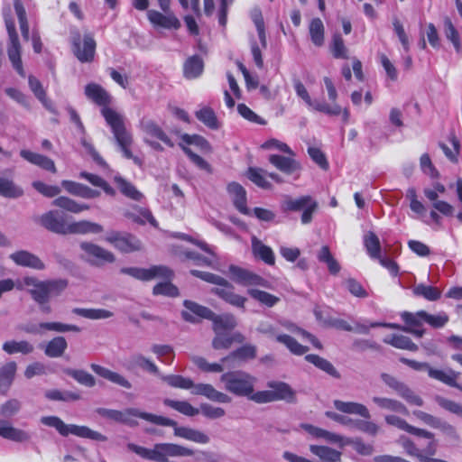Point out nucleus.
Segmentation results:
<instances>
[{
	"label": "nucleus",
	"mask_w": 462,
	"mask_h": 462,
	"mask_svg": "<svg viewBox=\"0 0 462 462\" xmlns=\"http://www.w3.org/2000/svg\"><path fill=\"white\" fill-rule=\"evenodd\" d=\"M68 347V343L63 337H55L50 340L44 349L47 356L55 358L61 356Z\"/></svg>",
	"instance_id": "56"
},
{
	"label": "nucleus",
	"mask_w": 462,
	"mask_h": 462,
	"mask_svg": "<svg viewBox=\"0 0 462 462\" xmlns=\"http://www.w3.org/2000/svg\"><path fill=\"white\" fill-rule=\"evenodd\" d=\"M295 155L270 154L268 162L280 172L286 176H292L298 180L302 170L301 164L295 158Z\"/></svg>",
	"instance_id": "19"
},
{
	"label": "nucleus",
	"mask_w": 462,
	"mask_h": 462,
	"mask_svg": "<svg viewBox=\"0 0 462 462\" xmlns=\"http://www.w3.org/2000/svg\"><path fill=\"white\" fill-rule=\"evenodd\" d=\"M231 279L245 287H263L268 288L269 282L257 273L237 265L231 264L228 267Z\"/></svg>",
	"instance_id": "17"
},
{
	"label": "nucleus",
	"mask_w": 462,
	"mask_h": 462,
	"mask_svg": "<svg viewBox=\"0 0 462 462\" xmlns=\"http://www.w3.org/2000/svg\"><path fill=\"white\" fill-rule=\"evenodd\" d=\"M20 155L28 162L36 165L45 171H51L52 173L57 171L54 162L45 155L33 152L29 150H21Z\"/></svg>",
	"instance_id": "30"
},
{
	"label": "nucleus",
	"mask_w": 462,
	"mask_h": 462,
	"mask_svg": "<svg viewBox=\"0 0 462 462\" xmlns=\"http://www.w3.org/2000/svg\"><path fill=\"white\" fill-rule=\"evenodd\" d=\"M142 131L149 137L162 142L168 147H173L174 143L163 129L151 119H143L140 122Z\"/></svg>",
	"instance_id": "28"
},
{
	"label": "nucleus",
	"mask_w": 462,
	"mask_h": 462,
	"mask_svg": "<svg viewBox=\"0 0 462 462\" xmlns=\"http://www.w3.org/2000/svg\"><path fill=\"white\" fill-rule=\"evenodd\" d=\"M5 27L9 36V43L7 47V55L13 65V68L23 78L25 77L23 61L21 58L22 46L19 36L16 32L15 23L13 18H5Z\"/></svg>",
	"instance_id": "13"
},
{
	"label": "nucleus",
	"mask_w": 462,
	"mask_h": 462,
	"mask_svg": "<svg viewBox=\"0 0 462 462\" xmlns=\"http://www.w3.org/2000/svg\"><path fill=\"white\" fill-rule=\"evenodd\" d=\"M62 188L69 194L78 196L83 199H95L100 195V192L90 189L89 187L72 180H62Z\"/></svg>",
	"instance_id": "32"
},
{
	"label": "nucleus",
	"mask_w": 462,
	"mask_h": 462,
	"mask_svg": "<svg viewBox=\"0 0 462 462\" xmlns=\"http://www.w3.org/2000/svg\"><path fill=\"white\" fill-rule=\"evenodd\" d=\"M226 189L232 197L236 208L243 215H249L250 210L247 207L246 190L245 188L238 182L233 181L227 185Z\"/></svg>",
	"instance_id": "27"
},
{
	"label": "nucleus",
	"mask_w": 462,
	"mask_h": 462,
	"mask_svg": "<svg viewBox=\"0 0 462 462\" xmlns=\"http://www.w3.org/2000/svg\"><path fill=\"white\" fill-rule=\"evenodd\" d=\"M305 360L315 365L317 368L324 371L334 378H340V373L335 368V366L324 357L315 354H309L305 356Z\"/></svg>",
	"instance_id": "44"
},
{
	"label": "nucleus",
	"mask_w": 462,
	"mask_h": 462,
	"mask_svg": "<svg viewBox=\"0 0 462 462\" xmlns=\"http://www.w3.org/2000/svg\"><path fill=\"white\" fill-rule=\"evenodd\" d=\"M2 348L5 353H7L9 355H14L16 353H21L23 355H28V354L32 353L34 349L33 346L26 340L5 341L3 344Z\"/></svg>",
	"instance_id": "58"
},
{
	"label": "nucleus",
	"mask_w": 462,
	"mask_h": 462,
	"mask_svg": "<svg viewBox=\"0 0 462 462\" xmlns=\"http://www.w3.org/2000/svg\"><path fill=\"white\" fill-rule=\"evenodd\" d=\"M381 378L386 385L394 390L409 404L420 407L423 405V400L404 383L386 373H383Z\"/></svg>",
	"instance_id": "20"
},
{
	"label": "nucleus",
	"mask_w": 462,
	"mask_h": 462,
	"mask_svg": "<svg viewBox=\"0 0 462 462\" xmlns=\"http://www.w3.org/2000/svg\"><path fill=\"white\" fill-rule=\"evenodd\" d=\"M415 297H421L429 301H436L441 297V291L435 286L419 283L412 289Z\"/></svg>",
	"instance_id": "52"
},
{
	"label": "nucleus",
	"mask_w": 462,
	"mask_h": 462,
	"mask_svg": "<svg viewBox=\"0 0 462 462\" xmlns=\"http://www.w3.org/2000/svg\"><path fill=\"white\" fill-rule=\"evenodd\" d=\"M162 380L174 388L192 389L193 394L205 396L212 402L229 403L232 401L229 395L217 391L209 383L194 384L191 379L178 374L162 375Z\"/></svg>",
	"instance_id": "6"
},
{
	"label": "nucleus",
	"mask_w": 462,
	"mask_h": 462,
	"mask_svg": "<svg viewBox=\"0 0 462 462\" xmlns=\"http://www.w3.org/2000/svg\"><path fill=\"white\" fill-rule=\"evenodd\" d=\"M105 240L122 253H133L142 249L141 241L127 232L111 231Z\"/></svg>",
	"instance_id": "16"
},
{
	"label": "nucleus",
	"mask_w": 462,
	"mask_h": 462,
	"mask_svg": "<svg viewBox=\"0 0 462 462\" xmlns=\"http://www.w3.org/2000/svg\"><path fill=\"white\" fill-rule=\"evenodd\" d=\"M10 258L20 266L32 268L34 270H43L45 268L44 263L35 254L25 251L20 250L13 253Z\"/></svg>",
	"instance_id": "29"
},
{
	"label": "nucleus",
	"mask_w": 462,
	"mask_h": 462,
	"mask_svg": "<svg viewBox=\"0 0 462 462\" xmlns=\"http://www.w3.org/2000/svg\"><path fill=\"white\" fill-rule=\"evenodd\" d=\"M16 363L14 361L8 362L0 368V392L6 393L10 388L15 373H16Z\"/></svg>",
	"instance_id": "45"
},
{
	"label": "nucleus",
	"mask_w": 462,
	"mask_h": 462,
	"mask_svg": "<svg viewBox=\"0 0 462 462\" xmlns=\"http://www.w3.org/2000/svg\"><path fill=\"white\" fill-rule=\"evenodd\" d=\"M318 208V202L310 195L300 196L296 199L288 197L282 204L283 212L302 211L300 221L303 225L310 224L312 221L313 215Z\"/></svg>",
	"instance_id": "12"
},
{
	"label": "nucleus",
	"mask_w": 462,
	"mask_h": 462,
	"mask_svg": "<svg viewBox=\"0 0 462 462\" xmlns=\"http://www.w3.org/2000/svg\"><path fill=\"white\" fill-rule=\"evenodd\" d=\"M225 390L236 396L247 397L252 401L254 395L255 377L250 374L236 370L224 373L220 376Z\"/></svg>",
	"instance_id": "7"
},
{
	"label": "nucleus",
	"mask_w": 462,
	"mask_h": 462,
	"mask_svg": "<svg viewBox=\"0 0 462 462\" xmlns=\"http://www.w3.org/2000/svg\"><path fill=\"white\" fill-rule=\"evenodd\" d=\"M364 245L371 258L377 259L382 255L380 240L374 232L370 231L364 236Z\"/></svg>",
	"instance_id": "59"
},
{
	"label": "nucleus",
	"mask_w": 462,
	"mask_h": 462,
	"mask_svg": "<svg viewBox=\"0 0 462 462\" xmlns=\"http://www.w3.org/2000/svg\"><path fill=\"white\" fill-rule=\"evenodd\" d=\"M28 84H29L30 89L32 90L33 95L36 97V98L42 104V106L46 109L52 111L51 102L47 99L46 91L43 88L41 81L33 75H30L28 77Z\"/></svg>",
	"instance_id": "51"
},
{
	"label": "nucleus",
	"mask_w": 462,
	"mask_h": 462,
	"mask_svg": "<svg viewBox=\"0 0 462 462\" xmlns=\"http://www.w3.org/2000/svg\"><path fill=\"white\" fill-rule=\"evenodd\" d=\"M256 346L252 344H245L221 358L222 363L228 361L245 362L256 357Z\"/></svg>",
	"instance_id": "35"
},
{
	"label": "nucleus",
	"mask_w": 462,
	"mask_h": 462,
	"mask_svg": "<svg viewBox=\"0 0 462 462\" xmlns=\"http://www.w3.org/2000/svg\"><path fill=\"white\" fill-rule=\"evenodd\" d=\"M247 294L262 305L272 308L280 301V298L267 291L254 288H248Z\"/></svg>",
	"instance_id": "60"
},
{
	"label": "nucleus",
	"mask_w": 462,
	"mask_h": 462,
	"mask_svg": "<svg viewBox=\"0 0 462 462\" xmlns=\"http://www.w3.org/2000/svg\"><path fill=\"white\" fill-rule=\"evenodd\" d=\"M268 387L271 390L255 392L252 401L256 403H267L276 401H285L289 403L296 402L295 392L291 387L283 382H270Z\"/></svg>",
	"instance_id": "11"
},
{
	"label": "nucleus",
	"mask_w": 462,
	"mask_h": 462,
	"mask_svg": "<svg viewBox=\"0 0 462 462\" xmlns=\"http://www.w3.org/2000/svg\"><path fill=\"white\" fill-rule=\"evenodd\" d=\"M23 286L32 287L28 291L32 299L40 306L42 312L49 314L52 310L49 305L50 299L60 296L68 287V281L65 279L40 281L33 276H25L15 285L13 280L5 279L0 281V297L14 287L22 291Z\"/></svg>",
	"instance_id": "1"
},
{
	"label": "nucleus",
	"mask_w": 462,
	"mask_h": 462,
	"mask_svg": "<svg viewBox=\"0 0 462 462\" xmlns=\"http://www.w3.org/2000/svg\"><path fill=\"white\" fill-rule=\"evenodd\" d=\"M334 407L344 413L357 414L365 419H370L368 409L362 403L335 400Z\"/></svg>",
	"instance_id": "41"
},
{
	"label": "nucleus",
	"mask_w": 462,
	"mask_h": 462,
	"mask_svg": "<svg viewBox=\"0 0 462 462\" xmlns=\"http://www.w3.org/2000/svg\"><path fill=\"white\" fill-rule=\"evenodd\" d=\"M79 176L80 178L88 180L93 186L101 188L106 195L112 197L116 195L115 189L111 187L109 183L106 180H105L102 177L87 171H81Z\"/></svg>",
	"instance_id": "63"
},
{
	"label": "nucleus",
	"mask_w": 462,
	"mask_h": 462,
	"mask_svg": "<svg viewBox=\"0 0 462 462\" xmlns=\"http://www.w3.org/2000/svg\"><path fill=\"white\" fill-rule=\"evenodd\" d=\"M422 313H425V310H419L415 313L403 311L401 313L402 320L404 322L405 326L402 327L395 323H371V327H386L391 328L402 329L403 331L410 330L414 328H420L424 322V316Z\"/></svg>",
	"instance_id": "23"
},
{
	"label": "nucleus",
	"mask_w": 462,
	"mask_h": 462,
	"mask_svg": "<svg viewBox=\"0 0 462 462\" xmlns=\"http://www.w3.org/2000/svg\"><path fill=\"white\" fill-rule=\"evenodd\" d=\"M84 94L88 99L100 106L101 115L109 126L123 120L122 116L110 107L113 97L101 85L94 82L87 84Z\"/></svg>",
	"instance_id": "8"
},
{
	"label": "nucleus",
	"mask_w": 462,
	"mask_h": 462,
	"mask_svg": "<svg viewBox=\"0 0 462 462\" xmlns=\"http://www.w3.org/2000/svg\"><path fill=\"white\" fill-rule=\"evenodd\" d=\"M52 205L74 214H79L90 208L88 204L79 203L76 200L65 196H60L56 198L52 201Z\"/></svg>",
	"instance_id": "43"
},
{
	"label": "nucleus",
	"mask_w": 462,
	"mask_h": 462,
	"mask_svg": "<svg viewBox=\"0 0 462 462\" xmlns=\"http://www.w3.org/2000/svg\"><path fill=\"white\" fill-rule=\"evenodd\" d=\"M277 342L284 345L291 354L302 356L309 351V347L300 344L294 337L287 334H280L275 336Z\"/></svg>",
	"instance_id": "54"
},
{
	"label": "nucleus",
	"mask_w": 462,
	"mask_h": 462,
	"mask_svg": "<svg viewBox=\"0 0 462 462\" xmlns=\"http://www.w3.org/2000/svg\"><path fill=\"white\" fill-rule=\"evenodd\" d=\"M190 274L206 282L215 284L217 287L211 289V293L217 295L225 302L233 307L245 310L247 299L235 292V287L225 278L208 272L190 270Z\"/></svg>",
	"instance_id": "5"
},
{
	"label": "nucleus",
	"mask_w": 462,
	"mask_h": 462,
	"mask_svg": "<svg viewBox=\"0 0 462 462\" xmlns=\"http://www.w3.org/2000/svg\"><path fill=\"white\" fill-rule=\"evenodd\" d=\"M317 258L320 263H324L327 264L328 270L330 274L337 275L340 272V264L334 258L328 245L321 246L320 250L318 253Z\"/></svg>",
	"instance_id": "55"
},
{
	"label": "nucleus",
	"mask_w": 462,
	"mask_h": 462,
	"mask_svg": "<svg viewBox=\"0 0 462 462\" xmlns=\"http://www.w3.org/2000/svg\"><path fill=\"white\" fill-rule=\"evenodd\" d=\"M326 327L332 328L341 331H355L360 334H368L371 324L369 326L361 323H356L355 326H352L346 320L337 318H329V319L326 320Z\"/></svg>",
	"instance_id": "34"
},
{
	"label": "nucleus",
	"mask_w": 462,
	"mask_h": 462,
	"mask_svg": "<svg viewBox=\"0 0 462 462\" xmlns=\"http://www.w3.org/2000/svg\"><path fill=\"white\" fill-rule=\"evenodd\" d=\"M203 69V60L199 55H193L183 64V76L188 79H197L202 74Z\"/></svg>",
	"instance_id": "42"
},
{
	"label": "nucleus",
	"mask_w": 462,
	"mask_h": 462,
	"mask_svg": "<svg viewBox=\"0 0 462 462\" xmlns=\"http://www.w3.org/2000/svg\"><path fill=\"white\" fill-rule=\"evenodd\" d=\"M160 8L166 14H163L156 10H149L147 17L150 23L155 27L178 30L180 28V20L172 14L169 13L171 0H157Z\"/></svg>",
	"instance_id": "14"
},
{
	"label": "nucleus",
	"mask_w": 462,
	"mask_h": 462,
	"mask_svg": "<svg viewBox=\"0 0 462 462\" xmlns=\"http://www.w3.org/2000/svg\"><path fill=\"white\" fill-rule=\"evenodd\" d=\"M123 424L130 427H136L138 425L137 419L144 420L150 423L160 426H171L175 425V420L146 411H142L136 408H127L124 410Z\"/></svg>",
	"instance_id": "15"
},
{
	"label": "nucleus",
	"mask_w": 462,
	"mask_h": 462,
	"mask_svg": "<svg viewBox=\"0 0 462 462\" xmlns=\"http://www.w3.org/2000/svg\"><path fill=\"white\" fill-rule=\"evenodd\" d=\"M110 127L124 156L126 159H134L136 161L137 158L134 157L130 149L133 143L132 135L126 131L124 119L110 125Z\"/></svg>",
	"instance_id": "24"
},
{
	"label": "nucleus",
	"mask_w": 462,
	"mask_h": 462,
	"mask_svg": "<svg viewBox=\"0 0 462 462\" xmlns=\"http://www.w3.org/2000/svg\"><path fill=\"white\" fill-rule=\"evenodd\" d=\"M460 372H457L449 367L445 369H438L431 367L429 370L428 375L434 380H437L450 387H455L462 391V386L457 383L460 377Z\"/></svg>",
	"instance_id": "26"
},
{
	"label": "nucleus",
	"mask_w": 462,
	"mask_h": 462,
	"mask_svg": "<svg viewBox=\"0 0 462 462\" xmlns=\"http://www.w3.org/2000/svg\"><path fill=\"white\" fill-rule=\"evenodd\" d=\"M23 195V189L16 186L12 180L0 177V196L16 199Z\"/></svg>",
	"instance_id": "61"
},
{
	"label": "nucleus",
	"mask_w": 462,
	"mask_h": 462,
	"mask_svg": "<svg viewBox=\"0 0 462 462\" xmlns=\"http://www.w3.org/2000/svg\"><path fill=\"white\" fill-rule=\"evenodd\" d=\"M183 304L186 310L181 312V316L185 321L196 323L199 322L200 319H208L213 316V311L210 309L194 301L186 300Z\"/></svg>",
	"instance_id": "25"
},
{
	"label": "nucleus",
	"mask_w": 462,
	"mask_h": 462,
	"mask_svg": "<svg viewBox=\"0 0 462 462\" xmlns=\"http://www.w3.org/2000/svg\"><path fill=\"white\" fill-rule=\"evenodd\" d=\"M90 368L92 371L97 375L116 383L124 388L130 389L132 388L131 383L125 379L123 375L118 373L113 372L104 366H101L97 364H91Z\"/></svg>",
	"instance_id": "39"
},
{
	"label": "nucleus",
	"mask_w": 462,
	"mask_h": 462,
	"mask_svg": "<svg viewBox=\"0 0 462 462\" xmlns=\"http://www.w3.org/2000/svg\"><path fill=\"white\" fill-rule=\"evenodd\" d=\"M208 320L212 321V328L215 333L232 331L237 325L236 317L230 313L217 315L213 312V316Z\"/></svg>",
	"instance_id": "31"
},
{
	"label": "nucleus",
	"mask_w": 462,
	"mask_h": 462,
	"mask_svg": "<svg viewBox=\"0 0 462 462\" xmlns=\"http://www.w3.org/2000/svg\"><path fill=\"white\" fill-rule=\"evenodd\" d=\"M383 342L396 348L416 352L418 346L412 340L403 335L393 334L383 339Z\"/></svg>",
	"instance_id": "49"
},
{
	"label": "nucleus",
	"mask_w": 462,
	"mask_h": 462,
	"mask_svg": "<svg viewBox=\"0 0 462 462\" xmlns=\"http://www.w3.org/2000/svg\"><path fill=\"white\" fill-rule=\"evenodd\" d=\"M71 50L81 63H91L95 60L97 42L92 32H86L83 37L79 30L71 32Z\"/></svg>",
	"instance_id": "10"
},
{
	"label": "nucleus",
	"mask_w": 462,
	"mask_h": 462,
	"mask_svg": "<svg viewBox=\"0 0 462 462\" xmlns=\"http://www.w3.org/2000/svg\"><path fill=\"white\" fill-rule=\"evenodd\" d=\"M0 436L15 442H25L31 438L28 432L14 428L8 421L2 420H0Z\"/></svg>",
	"instance_id": "36"
},
{
	"label": "nucleus",
	"mask_w": 462,
	"mask_h": 462,
	"mask_svg": "<svg viewBox=\"0 0 462 462\" xmlns=\"http://www.w3.org/2000/svg\"><path fill=\"white\" fill-rule=\"evenodd\" d=\"M249 180L263 189H271L272 183L267 180V171L258 167H249L245 173Z\"/></svg>",
	"instance_id": "46"
},
{
	"label": "nucleus",
	"mask_w": 462,
	"mask_h": 462,
	"mask_svg": "<svg viewBox=\"0 0 462 462\" xmlns=\"http://www.w3.org/2000/svg\"><path fill=\"white\" fill-rule=\"evenodd\" d=\"M216 336L212 340V346L214 349H228L233 343L243 344L245 340V336L240 332H235L232 335L225 333H215Z\"/></svg>",
	"instance_id": "37"
},
{
	"label": "nucleus",
	"mask_w": 462,
	"mask_h": 462,
	"mask_svg": "<svg viewBox=\"0 0 462 462\" xmlns=\"http://www.w3.org/2000/svg\"><path fill=\"white\" fill-rule=\"evenodd\" d=\"M14 8L17 15L23 39L28 42L30 39V28L23 2L21 0H14Z\"/></svg>",
	"instance_id": "53"
},
{
	"label": "nucleus",
	"mask_w": 462,
	"mask_h": 462,
	"mask_svg": "<svg viewBox=\"0 0 462 462\" xmlns=\"http://www.w3.org/2000/svg\"><path fill=\"white\" fill-rule=\"evenodd\" d=\"M114 180L123 195L135 201L142 199L143 194L130 181L121 176H116Z\"/></svg>",
	"instance_id": "57"
},
{
	"label": "nucleus",
	"mask_w": 462,
	"mask_h": 462,
	"mask_svg": "<svg viewBox=\"0 0 462 462\" xmlns=\"http://www.w3.org/2000/svg\"><path fill=\"white\" fill-rule=\"evenodd\" d=\"M448 141L451 143L453 149H450L446 143L439 142V147L443 151L445 156L453 163L458 162V155L460 152V143L455 134H450Z\"/></svg>",
	"instance_id": "62"
},
{
	"label": "nucleus",
	"mask_w": 462,
	"mask_h": 462,
	"mask_svg": "<svg viewBox=\"0 0 462 462\" xmlns=\"http://www.w3.org/2000/svg\"><path fill=\"white\" fill-rule=\"evenodd\" d=\"M309 33L312 43L321 47L325 42V27L320 18H313L309 25Z\"/></svg>",
	"instance_id": "48"
},
{
	"label": "nucleus",
	"mask_w": 462,
	"mask_h": 462,
	"mask_svg": "<svg viewBox=\"0 0 462 462\" xmlns=\"http://www.w3.org/2000/svg\"><path fill=\"white\" fill-rule=\"evenodd\" d=\"M293 87L296 94L300 97L310 107L314 110L324 113L328 116H339L341 106L337 104L329 106L324 101L312 100L305 86L300 79H294Z\"/></svg>",
	"instance_id": "18"
},
{
	"label": "nucleus",
	"mask_w": 462,
	"mask_h": 462,
	"mask_svg": "<svg viewBox=\"0 0 462 462\" xmlns=\"http://www.w3.org/2000/svg\"><path fill=\"white\" fill-rule=\"evenodd\" d=\"M252 252L255 258L262 260L268 265H274L275 256L273 249L256 237L252 239Z\"/></svg>",
	"instance_id": "40"
},
{
	"label": "nucleus",
	"mask_w": 462,
	"mask_h": 462,
	"mask_svg": "<svg viewBox=\"0 0 462 462\" xmlns=\"http://www.w3.org/2000/svg\"><path fill=\"white\" fill-rule=\"evenodd\" d=\"M41 422L45 426L54 428L62 437H68L69 434H72L79 438L89 439L101 442L107 440L106 436L98 431L93 430L83 425L66 424L58 416H43L41 418Z\"/></svg>",
	"instance_id": "9"
},
{
	"label": "nucleus",
	"mask_w": 462,
	"mask_h": 462,
	"mask_svg": "<svg viewBox=\"0 0 462 462\" xmlns=\"http://www.w3.org/2000/svg\"><path fill=\"white\" fill-rule=\"evenodd\" d=\"M64 373L67 375L72 377L81 385L89 388L94 387L96 385V380L94 376L84 370L66 368L64 369Z\"/></svg>",
	"instance_id": "64"
},
{
	"label": "nucleus",
	"mask_w": 462,
	"mask_h": 462,
	"mask_svg": "<svg viewBox=\"0 0 462 462\" xmlns=\"http://www.w3.org/2000/svg\"><path fill=\"white\" fill-rule=\"evenodd\" d=\"M171 427L174 428V435L177 437L199 444H207L209 442L208 436L198 430L188 427H179L176 421L175 425H171Z\"/></svg>",
	"instance_id": "38"
},
{
	"label": "nucleus",
	"mask_w": 462,
	"mask_h": 462,
	"mask_svg": "<svg viewBox=\"0 0 462 462\" xmlns=\"http://www.w3.org/2000/svg\"><path fill=\"white\" fill-rule=\"evenodd\" d=\"M425 439L428 440V442L424 447H422L420 444H415L412 440H411L408 438L402 439V446L408 455L416 457L420 462H424L423 459L430 458L429 456H433L436 453L437 447L433 434L430 439Z\"/></svg>",
	"instance_id": "21"
},
{
	"label": "nucleus",
	"mask_w": 462,
	"mask_h": 462,
	"mask_svg": "<svg viewBox=\"0 0 462 462\" xmlns=\"http://www.w3.org/2000/svg\"><path fill=\"white\" fill-rule=\"evenodd\" d=\"M80 248L92 264L99 266L106 263H113L116 260L113 253L96 244L83 242L80 244Z\"/></svg>",
	"instance_id": "22"
},
{
	"label": "nucleus",
	"mask_w": 462,
	"mask_h": 462,
	"mask_svg": "<svg viewBox=\"0 0 462 462\" xmlns=\"http://www.w3.org/2000/svg\"><path fill=\"white\" fill-rule=\"evenodd\" d=\"M190 274L206 282L215 284L217 287L211 289V293L217 295L225 302L233 307L245 310L247 299L235 292V287L225 278L208 272L190 270Z\"/></svg>",
	"instance_id": "4"
},
{
	"label": "nucleus",
	"mask_w": 462,
	"mask_h": 462,
	"mask_svg": "<svg viewBox=\"0 0 462 462\" xmlns=\"http://www.w3.org/2000/svg\"><path fill=\"white\" fill-rule=\"evenodd\" d=\"M385 421L396 428L404 430L410 434L415 435L419 438H431L432 433L423 429H419L414 426L410 425L405 420L395 416V415H387L385 416Z\"/></svg>",
	"instance_id": "33"
},
{
	"label": "nucleus",
	"mask_w": 462,
	"mask_h": 462,
	"mask_svg": "<svg viewBox=\"0 0 462 462\" xmlns=\"http://www.w3.org/2000/svg\"><path fill=\"white\" fill-rule=\"evenodd\" d=\"M39 221L44 228L59 235L99 234L104 230L101 225L88 220L67 223L64 217L57 210H50L42 214Z\"/></svg>",
	"instance_id": "3"
},
{
	"label": "nucleus",
	"mask_w": 462,
	"mask_h": 462,
	"mask_svg": "<svg viewBox=\"0 0 462 462\" xmlns=\"http://www.w3.org/2000/svg\"><path fill=\"white\" fill-rule=\"evenodd\" d=\"M196 118L208 128L217 130L220 125L215 111L210 106H203L195 112Z\"/></svg>",
	"instance_id": "50"
},
{
	"label": "nucleus",
	"mask_w": 462,
	"mask_h": 462,
	"mask_svg": "<svg viewBox=\"0 0 462 462\" xmlns=\"http://www.w3.org/2000/svg\"><path fill=\"white\" fill-rule=\"evenodd\" d=\"M121 273L130 275L131 277L148 282L155 278H162L165 282H159L153 286V295H163L168 297L179 296V289L172 284L171 281L174 277V272L166 265H152L148 269L139 267H123Z\"/></svg>",
	"instance_id": "2"
},
{
	"label": "nucleus",
	"mask_w": 462,
	"mask_h": 462,
	"mask_svg": "<svg viewBox=\"0 0 462 462\" xmlns=\"http://www.w3.org/2000/svg\"><path fill=\"white\" fill-rule=\"evenodd\" d=\"M310 450L323 462H339L341 452L327 446L310 445Z\"/></svg>",
	"instance_id": "47"
}]
</instances>
